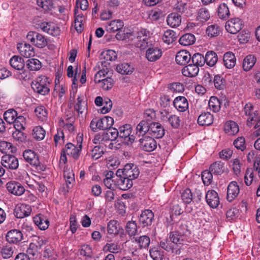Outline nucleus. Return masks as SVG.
Segmentation results:
<instances>
[{"label": "nucleus", "instance_id": "e433bc0d", "mask_svg": "<svg viewBox=\"0 0 260 260\" xmlns=\"http://www.w3.org/2000/svg\"><path fill=\"white\" fill-rule=\"evenodd\" d=\"M101 56L105 60V61L101 62L102 66L104 67L106 66L105 65L106 61H113L117 58L116 52L112 50H108L103 52Z\"/></svg>", "mask_w": 260, "mask_h": 260}, {"label": "nucleus", "instance_id": "a19ab883", "mask_svg": "<svg viewBox=\"0 0 260 260\" xmlns=\"http://www.w3.org/2000/svg\"><path fill=\"white\" fill-rule=\"evenodd\" d=\"M31 209L30 207L26 204H21L17 210V218H22L30 215Z\"/></svg>", "mask_w": 260, "mask_h": 260}, {"label": "nucleus", "instance_id": "37998d69", "mask_svg": "<svg viewBox=\"0 0 260 260\" xmlns=\"http://www.w3.org/2000/svg\"><path fill=\"white\" fill-rule=\"evenodd\" d=\"M78 8H76L74 10V14H75V23L76 24L77 23H79V26L76 27V30L78 32H81L83 30V23L82 22L84 19V16L82 14H78Z\"/></svg>", "mask_w": 260, "mask_h": 260}, {"label": "nucleus", "instance_id": "7ed1b4c3", "mask_svg": "<svg viewBox=\"0 0 260 260\" xmlns=\"http://www.w3.org/2000/svg\"><path fill=\"white\" fill-rule=\"evenodd\" d=\"M37 29L40 28L43 31L53 36H57L59 34V29L52 23L47 22H40L35 24Z\"/></svg>", "mask_w": 260, "mask_h": 260}, {"label": "nucleus", "instance_id": "f257e3e1", "mask_svg": "<svg viewBox=\"0 0 260 260\" xmlns=\"http://www.w3.org/2000/svg\"><path fill=\"white\" fill-rule=\"evenodd\" d=\"M50 82L45 76H40L32 81L31 86L34 91L40 94L45 95L50 92Z\"/></svg>", "mask_w": 260, "mask_h": 260}, {"label": "nucleus", "instance_id": "c85d7f7f", "mask_svg": "<svg viewBox=\"0 0 260 260\" xmlns=\"http://www.w3.org/2000/svg\"><path fill=\"white\" fill-rule=\"evenodd\" d=\"M222 99L219 100L217 97L211 96L209 101V106L214 112H218L222 106Z\"/></svg>", "mask_w": 260, "mask_h": 260}, {"label": "nucleus", "instance_id": "f8f14e48", "mask_svg": "<svg viewBox=\"0 0 260 260\" xmlns=\"http://www.w3.org/2000/svg\"><path fill=\"white\" fill-rule=\"evenodd\" d=\"M240 189L237 182L232 181L227 188L226 199L229 202H232L239 193Z\"/></svg>", "mask_w": 260, "mask_h": 260}, {"label": "nucleus", "instance_id": "603ef678", "mask_svg": "<svg viewBox=\"0 0 260 260\" xmlns=\"http://www.w3.org/2000/svg\"><path fill=\"white\" fill-rule=\"evenodd\" d=\"M221 30L219 26L216 24L209 26L206 29V33L210 37H215L219 35Z\"/></svg>", "mask_w": 260, "mask_h": 260}, {"label": "nucleus", "instance_id": "774afa93", "mask_svg": "<svg viewBox=\"0 0 260 260\" xmlns=\"http://www.w3.org/2000/svg\"><path fill=\"white\" fill-rule=\"evenodd\" d=\"M102 87L103 89L108 90L112 88L114 85V80L111 77H107L103 79Z\"/></svg>", "mask_w": 260, "mask_h": 260}, {"label": "nucleus", "instance_id": "bb28decb", "mask_svg": "<svg viewBox=\"0 0 260 260\" xmlns=\"http://www.w3.org/2000/svg\"><path fill=\"white\" fill-rule=\"evenodd\" d=\"M106 132H104L102 137V140L111 141H115L119 136V132L115 128H109Z\"/></svg>", "mask_w": 260, "mask_h": 260}, {"label": "nucleus", "instance_id": "de8ad7c7", "mask_svg": "<svg viewBox=\"0 0 260 260\" xmlns=\"http://www.w3.org/2000/svg\"><path fill=\"white\" fill-rule=\"evenodd\" d=\"M213 82L215 88L217 89L221 90L225 87L226 81L225 79L219 75L214 76Z\"/></svg>", "mask_w": 260, "mask_h": 260}, {"label": "nucleus", "instance_id": "393cba45", "mask_svg": "<svg viewBox=\"0 0 260 260\" xmlns=\"http://www.w3.org/2000/svg\"><path fill=\"white\" fill-rule=\"evenodd\" d=\"M213 116L209 112L202 113L198 119V123L200 125H209L213 123Z\"/></svg>", "mask_w": 260, "mask_h": 260}, {"label": "nucleus", "instance_id": "09e8293b", "mask_svg": "<svg viewBox=\"0 0 260 260\" xmlns=\"http://www.w3.org/2000/svg\"><path fill=\"white\" fill-rule=\"evenodd\" d=\"M45 131L40 126H37L34 128L32 135L37 140H42L45 136Z\"/></svg>", "mask_w": 260, "mask_h": 260}, {"label": "nucleus", "instance_id": "338daca9", "mask_svg": "<svg viewBox=\"0 0 260 260\" xmlns=\"http://www.w3.org/2000/svg\"><path fill=\"white\" fill-rule=\"evenodd\" d=\"M182 200L186 204H189L193 201L192 194L190 189L186 188L181 195Z\"/></svg>", "mask_w": 260, "mask_h": 260}, {"label": "nucleus", "instance_id": "4c0bfd02", "mask_svg": "<svg viewBox=\"0 0 260 260\" xmlns=\"http://www.w3.org/2000/svg\"><path fill=\"white\" fill-rule=\"evenodd\" d=\"M100 130H106L110 128L114 123V119L113 118L109 116L99 119Z\"/></svg>", "mask_w": 260, "mask_h": 260}, {"label": "nucleus", "instance_id": "6e6d98bb", "mask_svg": "<svg viewBox=\"0 0 260 260\" xmlns=\"http://www.w3.org/2000/svg\"><path fill=\"white\" fill-rule=\"evenodd\" d=\"M182 236L177 231L172 232L170 233L169 238L173 244H181L183 239Z\"/></svg>", "mask_w": 260, "mask_h": 260}, {"label": "nucleus", "instance_id": "0e129e2a", "mask_svg": "<svg viewBox=\"0 0 260 260\" xmlns=\"http://www.w3.org/2000/svg\"><path fill=\"white\" fill-rule=\"evenodd\" d=\"M75 109L81 114L87 110V104L85 102L82 103V99L80 96L77 99V103L75 106Z\"/></svg>", "mask_w": 260, "mask_h": 260}, {"label": "nucleus", "instance_id": "4be33fe9", "mask_svg": "<svg viewBox=\"0 0 260 260\" xmlns=\"http://www.w3.org/2000/svg\"><path fill=\"white\" fill-rule=\"evenodd\" d=\"M223 61L226 68L230 69L233 68L236 62L235 54L230 51L225 53L223 56Z\"/></svg>", "mask_w": 260, "mask_h": 260}, {"label": "nucleus", "instance_id": "412c9836", "mask_svg": "<svg viewBox=\"0 0 260 260\" xmlns=\"http://www.w3.org/2000/svg\"><path fill=\"white\" fill-rule=\"evenodd\" d=\"M2 164L11 170L16 169V157L14 155H6L3 156Z\"/></svg>", "mask_w": 260, "mask_h": 260}, {"label": "nucleus", "instance_id": "9d476101", "mask_svg": "<svg viewBox=\"0 0 260 260\" xmlns=\"http://www.w3.org/2000/svg\"><path fill=\"white\" fill-rule=\"evenodd\" d=\"M154 220V214L150 210H145L139 217V222L143 227L149 226Z\"/></svg>", "mask_w": 260, "mask_h": 260}, {"label": "nucleus", "instance_id": "4468645a", "mask_svg": "<svg viewBox=\"0 0 260 260\" xmlns=\"http://www.w3.org/2000/svg\"><path fill=\"white\" fill-rule=\"evenodd\" d=\"M206 201L211 208H216L219 204L218 193L214 190H209L206 194Z\"/></svg>", "mask_w": 260, "mask_h": 260}, {"label": "nucleus", "instance_id": "72a5a7b5", "mask_svg": "<svg viewBox=\"0 0 260 260\" xmlns=\"http://www.w3.org/2000/svg\"><path fill=\"white\" fill-rule=\"evenodd\" d=\"M196 41V38L192 34H185L182 35L179 40V43L183 46H189L193 44Z\"/></svg>", "mask_w": 260, "mask_h": 260}, {"label": "nucleus", "instance_id": "13d9d810", "mask_svg": "<svg viewBox=\"0 0 260 260\" xmlns=\"http://www.w3.org/2000/svg\"><path fill=\"white\" fill-rule=\"evenodd\" d=\"M122 248L118 243H107L104 246V250L109 251L112 253H117L120 252Z\"/></svg>", "mask_w": 260, "mask_h": 260}, {"label": "nucleus", "instance_id": "2eb2a0df", "mask_svg": "<svg viewBox=\"0 0 260 260\" xmlns=\"http://www.w3.org/2000/svg\"><path fill=\"white\" fill-rule=\"evenodd\" d=\"M17 50L19 51L21 55L26 58L30 57L34 54V48L26 43H18Z\"/></svg>", "mask_w": 260, "mask_h": 260}, {"label": "nucleus", "instance_id": "680f3d73", "mask_svg": "<svg viewBox=\"0 0 260 260\" xmlns=\"http://www.w3.org/2000/svg\"><path fill=\"white\" fill-rule=\"evenodd\" d=\"M104 153V147L100 145L95 146L92 150V157L95 159L100 158Z\"/></svg>", "mask_w": 260, "mask_h": 260}, {"label": "nucleus", "instance_id": "b1692460", "mask_svg": "<svg viewBox=\"0 0 260 260\" xmlns=\"http://www.w3.org/2000/svg\"><path fill=\"white\" fill-rule=\"evenodd\" d=\"M199 71V67L192 63L189 64L182 70L183 75L189 77H196L198 74Z\"/></svg>", "mask_w": 260, "mask_h": 260}, {"label": "nucleus", "instance_id": "a878e982", "mask_svg": "<svg viewBox=\"0 0 260 260\" xmlns=\"http://www.w3.org/2000/svg\"><path fill=\"white\" fill-rule=\"evenodd\" d=\"M4 117L8 124H13V127L16 129V111L14 109L8 110L5 112Z\"/></svg>", "mask_w": 260, "mask_h": 260}, {"label": "nucleus", "instance_id": "dca6fc26", "mask_svg": "<svg viewBox=\"0 0 260 260\" xmlns=\"http://www.w3.org/2000/svg\"><path fill=\"white\" fill-rule=\"evenodd\" d=\"M161 119L164 122H168L174 128H177L180 126V120L178 116L175 115H165L161 113Z\"/></svg>", "mask_w": 260, "mask_h": 260}, {"label": "nucleus", "instance_id": "f3484780", "mask_svg": "<svg viewBox=\"0 0 260 260\" xmlns=\"http://www.w3.org/2000/svg\"><path fill=\"white\" fill-rule=\"evenodd\" d=\"M35 224L41 230H45L49 225V221L44 215L39 214L34 217Z\"/></svg>", "mask_w": 260, "mask_h": 260}, {"label": "nucleus", "instance_id": "9b49d317", "mask_svg": "<svg viewBox=\"0 0 260 260\" xmlns=\"http://www.w3.org/2000/svg\"><path fill=\"white\" fill-rule=\"evenodd\" d=\"M68 155L72 156L74 159H77L80 155L82 149V144H80L77 147L72 143H69L66 144L65 147L62 149Z\"/></svg>", "mask_w": 260, "mask_h": 260}, {"label": "nucleus", "instance_id": "2f4dec72", "mask_svg": "<svg viewBox=\"0 0 260 260\" xmlns=\"http://www.w3.org/2000/svg\"><path fill=\"white\" fill-rule=\"evenodd\" d=\"M117 72L122 75H130L134 72V68L128 63H122L116 66Z\"/></svg>", "mask_w": 260, "mask_h": 260}, {"label": "nucleus", "instance_id": "cd10ccee", "mask_svg": "<svg viewBox=\"0 0 260 260\" xmlns=\"http://www.w3.org/2000/svg\"><path fill=\"white\" fill-rule=\"evenodd\" d=\"M150 127V122L147 120H142L137 126V135L144 137L147 133L149 132Z\"/></svg>", "mask_w": 260, "mask_h": 260}, {"label": "nucleus", "instance_id": "052dcab7", "mask_svg": "<svg viewBox=\"0 0 260 260\" xmlns=\"http://www.w3.org/2000/svg\"><path fill=\"white\" fill-rule=\"evenodd\" d=\"M118 222L116 220H110L107 226L108 232L110 234H118Z\"/></svg>", "mask_w": 260, "mask_h": 260}, {"label": "nucleus", "instance_id": "473e14b6", "mask_svg": "<svg viewBox=\"0 0 260 260\" xmlns=\"http://www.w3.org/2000/svg\"><path fill=\"white\" fill-rule=\"evenodd\" d=\"M256 61V57L253 55L246 56L243 62V68L245 71H249L255 64Z\"/></svg>", "mask_w": 260, "mask_h": 260}, {"label": "nucleus", "instance_id": "f704fd0d", "mask_svg": "<svg viewBox=\"0 0 260 260\" xmlns=\"http://www.w3.org/2000/svg\"><path fill=\"white\" fill-rule=\"evenodd\" d=\"M117 184L118 188L123 190H126L133 186V181L131 179L123 177V178L118 179L117 180Z\"/></svg>", "mask_w": 260, "mask_h": 260}, {"label": "nucleus", "instance_id": "bf43d9fd", "mask_svg": "<svg viewBox=\"0 0 260 260\" xmlns=\"http://www.w3.org/2000/svg\"><path fill=\"white\" fill-rule=\"evenodd\" d=\"M212 172L209 170H205L202 173V179L205 185H209L211 183L213 178Z\"/></svg>", "mask_w": 260, "mask_h": 260}, {"label": "nucleus", "instance_id": "39448f33", "mask_svg": "<svg viewBox=\"0 0 260 260\" xmlns=\"http://www.w3.org/2000/svg\"><path fill=\"white\" fill-rule=\"evenodd\" d=\"M139 142L141 148L144 151L151 152L156 148V142L151 137L144 136Z\"/></svg>", "mask_w": 260, "mask_h": 260}, {"label": "nucleus", "instance_id": "a18cd8bd", "mask_svg": "<svg viewBox=\"0 0 260 260\" xmlns=\"http://www.w3.org/2000/svg\"><path fill=\"white\" fill-rule=\"evenodd\" d=\"M118 132V137L119 138L123 139L124 141L126 140L131 133V125L129 124H125L122 126H120Z\"/></svg>", "mask_w": 260, "mask_h": 260}, {"label": "nucleus", "instance_id": "6e6552de", "mask_svg": "<svg viewBox=\"0 0 260 260\" xmlns=\"http://www.w3.org/2000/svg\"><path fill=\"white\" fill-rule=\"evenodd\" d=\"M124 176L131 180L136 179L139 175L140 171L137 166L133 164H127L124 167Z\"/></svg>", "mask_w": 260, "mask_h": 260}, {"label": "nucleus", "instance_id": "0eeeda50", "mask_svg": "<svg viewBox=\"0 0 260 260\" xmlns=\"http://www.w3.org/2000/svg\"><path fill=\"white\" fill-rule=\"evenodd\" d=\"M225 27L229 32L236 34L242 29V22L238 18L231 19L226 22Z\"/></svg>", "mask_w": 260, "mask_h": 260}, {"label": "nucleus", "instance_id": "69168bd1", "mask_svg": "<svg viewBox=\"0 0 260 260\" xmlns=\"http://www.w3.org/2000/svg\"><path fill=\"white\" fill-rule=\"evenodd\" d=\"M136 241L139 243L141 249L148 247L150 242L149 237L147 236H140Z\"/></svg>", "mask_w": 260, "mask_h": 260}, {"label": "nucleus", "instance_id": "c03bdc74", "mask_svg": "<svg viewBox=\"0 0 260 260\" xmlns=\"http://www.w3.org/2000/svg\"><path fill=\"white\" fill-rule=\"evenodd\" d=\"M218 15L220 19H225L230 16V11L227 5L223 3L218 7Z\"/></svg>", "mask_w": 260, "mask_h": 260}, {"label": "nucleus", "instance_id": "ea45409f", "mask_svg": "<svg viewBox=\"0 0 260 260\" xmlns=\"http://www.w3.org/2000/svg\"><path fill=\"white\" fill-rule=\"evenodd\" d=\"M177 39V34L173 30L168 29L165 31L162 36L164 42L168 44L173 43Z\"/></svg>", "mask_w": 260, "mask_h": 260}, {"label": "nucleus", "instance_id": "5fc2aeb1", "mask_svg": "<svg viewBox=\"0 0 260 260\" xmlns=\"http://www.w3.org/2000/svg\"><path fill=\"white\" fill-rule=\"evenodd\" d=\"M126 233L130 236H135L137 232V225L135 221H129L125 227Z\"/></svg>", "mask_w": 260, "mask_h": 260}, {"label": "nucleus", "instance_id": "e2e57ef3", "mask_svg": "<svg viewBox=\"0 0 260 260\" xmlns=\"http://www.w3.org/2000/svg\"><path fill=\"white\" fill-rule=\"evenodd\" d=\"M149 253L151 257L154 260H161L164 256L162 252L157 247H153L150 249Z\"/></svg>", "mask_w": 260, "mask_h": 260}, {"label": "nucleus", "instance_id": "a211bd4d", "mask_svg": "<svg viewBox=\"0 0 260 260\" xmlns=\"http://www.w3.org/2000/svg\"><path fill=\"white\" fill-rule=\"evenodd\" d=\"M24 159L31 165L38 167L40 165V161L38 156L34 151L31 150H25L23 153Z\"/></svg>", "mask_w": 260, "mask_h": 260}, {"label": "nucleus", "instance_id": "f03ea898", "mask_svg": "<svg viewBox=\"0 0 260 260\" xmlns=\"http://www.w3.org/2000/svg\"><path fill=\"white\" fill-rule=\"evenodd\" d=\"M26 38L38 48H43L47 45V39L44 36L37 32L29 31L27 34Z\"/></svg>", "mask_w": 260, "mask_h": 260}, {"label": "nucleus", "instance_id": "58836bf2", "mask_svg": "<svg viewBox=\"0 0 260 260\" xmlns=\"http://www.w3.org/2000/svg\"><path fill=\"white\" fill-rule=\"evenodd\" d=\"M238 124L232 121L226 123L224 126V131L226 133L230 135H234L239 132Z\"/></svg>", "mask_w": 260, "mask_h": 260}, {"label": "nucleus", "instance_id": "423d86ee", "mask_svg": "<svg viewBox=\"0 0 260 260\" xmlns=\"http://www.w3.org/2000/svg\"><path fill=\"white\" fill-rule=\"evenodd\" d=\"M25 125V118L22 116H17V141L19 143L27 142L26 135L21 131V130H24Z\"/></svg>", "mask_w": 260, "mask_h": 260}, {"label": "nucleus", "instance_id": "864d4df0", "mask_svg": "<svg viewBox=\"0 0 260 260\" xmlns=\"http://www.w3.org/2000/svg\"><path fill=\"white\" fill-rule=\"evenodd\" d=\"M191 62L198 67H202L205 64L204 57L199 53H195L191 57Z\"/></svg>", "mask_w": 260, "mask_h": 260}, {"label": "nucleus", "instance_id": "aec40b11", "mask_svg": "<svg viewBox=\"0 0 260 260\" xmlns=\"http://www.w3.org/2000/svg\"><path fill=\"white\" fill-rule=\"evenodd\" d=\"M175 108L180 112H184L188 108V103L184 96H178L173 102Z\"/></svg>", "mask_w": 260, "mask_h": 260}, {"label": "nucleus", "instance_id": "ddd939ff", "mask_svg": "<svg viewBox=\"0 0 260 260\" xmlns=\"http://www.w3.org/2000/svg\"><path fill=\"white\" fill-rule=\"evenodd\" d=\"M149 134L156 138H161L165 135V129L158 122L150 123Z\"/></svg>", "mask_w": 260, "mask_h": 260}, {"label": "nucleus", "instance_id": "49530a36", "mask_svg": "<svg viewBox=\"0 0 260 260\" xmlns=\"http://www.w3.org/2000/svg\"><path fill=\"white\" fill-rule=\"evenodd\" d=\"M64 177L66 180L67 187L71 188L73 187L74 182H75L74 174L72 171H64Z\"/></svg>", "mask_w": 260, "mask_h": 260}, {"label": "nucleus", "instance_id": "79ce46f5", "mask_svg": "<svg viewBox=\"0 0 260 260\" xmlns=\"http://www.w3.org/2000/svg\"><path fill=\"white\" fill-rule=\"evenodd\" d=\"M26 62L27 68L31 71H38L42 67L41 62L37 59H28Z\"/></svg>", "mask_w": 260, "mask_h": 260}, {"label": "nucleus", "instance_id": "5701e85b", "mask_svg": "<svg viewBox=\"0 0 260 260\" xmlns=\"http://www.w3.org/2000/svg\"><path fill=\"white\" fill-rule=\"evenodd\" d=\"M209 170L216 175H221L226 170V167L224 162L217 161L211 165Z\"/></svg>", "mask_w": 260, "mask_h": 260}, {"label": "nucleus", "instance_id": "c9c22d12", "mask_svg": "<svg viewBox=\"0 0 260 260\" xmlns=\"http://www.w3.org/2000/svg\"><path fill=\"white\" fill-rule=\"evenodd\" d=\"M205 63L210 67H213L218 60V57L216 53L213 51H209L206 53L204 57Z\"/></svg>", "mask_w": 260, "mask_h": 260}, {"label": "nucleus", "instance_id": "20e7f679", "mask_svg": "<svg viewBox=\"0 0 260 260\" xmlns=\"http://www.w3.org/2000/svg\"><path fill=\"white\" fill-rule=\"evenodd\" d=\"M17 78L24 81L29 80L31 75L28 70H23L25 66L24 59L17 56Z\"/></svg>", "mask_w": 260, "mask_h": 260}, {"label": "nucleus", "instance_id": "c756f323", "mask_svg": "<svg viewBox=\"0 0 260 260\" xmlns=\"http://www.w3.org/2000/svg\"><path fill=\"white\" fill-rule=\"evenodd\" d=\"M253 108V106L250 103L246 104L244 107V112L245 114L249 116L247 119V125L250 127L251 126L250 122L252 121L256 120L254 118H256L259 114L258 111H255L253 114H251V111Z\"/></svg>", "mask_w": 260, "mask_h": 260}, {"label": "nucleus", "instance_id": "3c124183", "mask_svg": "<svg viewBox=\"0 0 260 260\" xmlns=\"http://www.w3.org/2000/svg\"><path fill=\"white\" fill-rule=\"evenodd\" d=\"M35 112L40 120L44 121L46 119L48 113L46 109L44 106L37 107L35 110Z\"/></svg>", "mask_w": 260, "mask_h": 260}, {"label": "nucleus", "instance_id": "8fccbe9b", "mask_svg": "<svg viewBox=\"0 0 260 260\" xmlns=\"http://www.w3.org/2000/svg\"><path fill=\"white\" fill-rule=\"evenodd\" d=\"M124 26L123 22L119 19L111 21L109 24V30L114 32L122 29Z\"/></svg>", "mask_w": 260, "mask_h": 260}, {"label": "nucleus", "instance_id": "7c9ffc66", "mask_svg": "<svg viewBox=\"0 0 260 260\" xmlns=\"http://www.w3.org/2000/svg\"><path fill=\"white\" fill-rule=\"evenodd\" d=\"M181 21L180 15L174 13L169 14L167 19L168 24L172 27L178 26L181 23Z\"/></svg>", "mask_w": 260, "mask_h": 260}, {"label": "nucleus", "instance_id": "4d7b16f0", "mask_svg": "<svg viewBox=\"0 0 260 260\" xmlns=\"http://www.w3.org/2000/svg\"><path fill=\"white\" fill-rule=\"evenodd\" d=\"M210 17V13L206 8H201L198 13L197 19L201 22H206Z\"/></svg>", "mask_w": 260, "mask_h": 260}, {"label": "nucleus", "instance_id": "1a4fd4ad", "mask_svg": "<svg viewBox=\"0 0 260 260\" xmlns=\"http://www.w3.org/2000/svg\"><path fill=\"white\" fill-rule=\"evenodd\" d=\"M161 55V50L157 47L151 45L147 49L145 54L148 60L151 62L158 60Z\"/></svg>", "mask_w": 260, "mask_h": 260}, {"label": "nucleus", "instance_id": "6ab92c4d", "mask_svg": "<svg viewBox=\"0 0 260 260\" xmlns=\"http://www.w3.org/2000/svg\"><path fill=\"white\" fill-rule=\"evenodd\" d=\"M191 59V55L188 51L181 50L179 51L176 55L175 60L176 62L180 65H185L188 63Z\"/></svg>", "mask_w": 260, "mask_h": 260}]
</instances>
